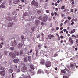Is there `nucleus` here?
Instances as JSON below:
<instances>
[{
	"instance_id": "1",
	"label": "nucleus",
	"mask_w": 78,
	"mask_h": 78,
	"mask_svg": "<svg viewBox=\"0 0 78 78\" xmlns=\"http://www.w3.org/2000/svg\"><path fill=\"white\" fill-rule=\"evenodd\" d=\"M43 52L42 50L36 51V56L37 57L39 56V54H42Z\"/></svg>"
},
{
	"instance_id": "2",
	"label": "nucleus",
	"mask_w": 78,
	"mask_h": 78,
	"mask_svg": "<svg viewBox=\"0 0 78 78\" xmlns=\"http://www.w3.org/2000/svg\"><path fill=\"white\" fill-rule=\"evenodd\" d=\"M21 71L22 72H27V67L23 66L21 68Z\"/></svg>"
},
{
	"instance_id": "3",
	"label": "nucleus",
	"mask_w": 78,
	"mask_h": 78,
	"mask_svg": "<svg viewBox=\"0 0 78 78\" xmlns=\"http://www.w3.org/2000/svg\"><path fill=\"white\" fill-rule=\"evenodd\" d=\"M9 55H10V56H11L12 58H16V55L12 52H10L9 53Z\"/></svg>"
},
{
	"instance_id": "4",
	"label": "nucleus",
	"mask_w": 78,
	"mask_h": 78,
	"mask_svg": "<svg viewBox=\"0 0 78 78\" xmlns=\"http://www.w3.org/2000/svg\"><path fill=\"white\" fill-rule=\"evenodd\" d=\"M48 18L47 16H45L42 19V21L44 22H47Z\"/></svg>"
},
{
	"instance_id": "5",
	"label": "nucleus",
	"mask_w": 78,
	"mask_h": 78,
	"mask_svg": "<svg viewBox=\"0 0 78 78\" xmlns=\"http://www.w3.org/2000/svg\"><path fill=\"white\" fill-rule=\"evenodd\" d=\"M17 41H16V40H14L13 41V43L12 44V46H14V47H16V46H17Z\"/></svg>"
},
{
	"instance_id": "6",
	"label": "nucleus",
	"mask_w": 78,
	"mask_h": 78,
	"mask_svg": "<svg viewBox=\"0 0 78 78\" xmlns=\"http://www.w3.org/2000/svg\"><path fill=\"white\" fill-rule=\"evenodd\" d=\"M46 67H50L51 66V62H48L46 63Z\"/></svg>"
},
{
	"instance_id": "7",
	"label": "nucleus",
	"mask_w": 78,
	"mask_h": 78,
	"mask_svg": "<svg viewBox=\"0 0 78 78\" xmlns=\"http://www.w3.org/2000/svg\"><path fill=\"white\" fill-rule=\"evenodd\" d=\"M22 45H23V44H22V43H19L18 44V48H21L22 47Z\"/></svg>"
},
{
	"instance_id": "8",
	"label": "nucleus",
	"mask_w": 78,
	"mask_h": 78,
	"mask_svg": "<svg viewBox=\"0 0 78 78\" xmlns=\"http://www.w3.org/2000/svg\"><path fill=\"white\" fill-rule=\"evenodd\" d=\"M41 23V22L39 21V20H36L35 21V23L36 25H39L40 23Z\"/></svg>"
},
{
	"instance_id": "9",
	"label": "nucleus",
	"mask_w": 78,
	"mask_h": 78,
	"mask_svg": "<svg viewBox=\"0 0 78 78\" xmlns=\"http://www.w3.org/2000/svg\"><path fill=\"white\" fill-rule=\"evenodd\" d=\"M6 74V72L5 71H2L0 72L1 75L2 76H4Z\"/></svg>"
},
{
	"instance_id": "10",
	"label": "nucleus",
	"mask_w": 78,
	"mask_h": 78,
	"mask_svg": "<svg viewBox=\"0 0 78 78\" xmlns=\"http://www.w3.org/2000/svg\"><path fill=\"white\" fill-rule=\"evenodd\" d=\"M20 0H16L13 2V3L14 4H17L19 3H20Z\"/></svg>"
},
{
	"instance_id": "11",
	"label": "nucleus",
	"mask_w": 78,
	"mask_h": 78,
	"mask_svg": "<svg viewBox=\"0 0 78 78\" xmlns=\"http://www.w3.org/2000/svg\"><path fill=\"white\" fill-rule=\"evenodd\" d=\"M5 4L3 3L0 6V8H5Z\"/></svg>"
},
{
	"instance_id": "12",
	"label": "nucleus",
	"mask_w": 78,
	"mask_h": 78,
	"mask_svg": "<svg viewBox=\"0 0 78 78\" xmlns=\"http://www.w3.org/2000/svg\"><path fill=\"white\" fill-rule=\"evenodd\" d=\"M13 72V69H12V67H10L9 70V72L10 73H12Z\"/></svg>"
},
{
	"instance_id": "13",
	"label": "nucleus",
	"mask_w": 78,
	"mask_h": 78,
	"mask_svg": "<svg viewBox=\"0 0 78 78\" xmlns=\"http://www.w3.org/2000/svg\"><path fill=\"white\" fill-rule=\"evenodd\" d=\"M29 72H30V73H31L32 75H35V73H34V72L33 71L32 69H30Z\"/></svg>"
},
{
	"instance_id": "14",
	"label": "nucleus",
	"mask_w": 78,
	"mask_h": 78,
	"mask_svg": "<svg viewBox=\"0 0 78 78\" xmlns=\"http://www.w3.org/2000/svg\"><path fill=\"white\" fill-rule=\"evenodd\" d=\"M19 60L18 58L15 59L13 60V62H14V63H16V64H17V63H18L19 62Z\"/></svg>"
},
{
	"instance_id": "15",
	"label": "nucleus",
	"mask_w": 78,
	"mask_h": 78,
	"mask_svg": "<svg viewBox=\"0 0 78 78\" xmlns=\"http://www.w3.org/2000/svg\"><path fill=\"white\" fill-rule=\"evenodd\" d=\"M4 55L5 56H8V51H5L4 52Z\"/></svg>"
},
{
	"instance_id": "16",
	"label": "nucleus",
	"mask_w": 78,
	"mask_h": 78,
	"mask_svg": "<svg viewBox=\"0 0 78 78\" xmlns=\"http://www.w3.org/2000/svg\"><path fill=\"white\" fill-rule=\"evenodd\" d=\"M37 3V2H35L34 0H33L31 2V4L34 6H36L35 3Z\"/></svg>"
},
{
	"instance_id": "17",
	"label": "nucleus",
	"mask_w": 78,
	"mask_h": 78,
	"mask_svg": "<svg viewBox=\"0 0 78 78\" xmlns=\"http://www.w3.org/2000/svg\"><path fill=\"white\" fill-rule=\"evenodd\" d=\"M21 38L22 39V41H23V42H24L25 41V40L26 39V38L24 37V36H22L21 37Z\"/></svg>"
},
{
	"instance_id": "18",
	"label": "nucleus",
	"mask_w": 78,
	"mask_h": 78,
	"mask_svg": "<svg viewBox=\"0 0 78 78\" xmlns=\"http://www.w3.org/2000/svg\"><path fill=\"white\" fill-rule=\"evenodd\" d=\"M48 37L49 39H52L54 37V36L53 35L50 34L48 35Z\"/></svg>"
},
{
	"instance_id": "19",
	"label": "nucleus",
	"mask_w": 78,
	"mask_h": 78,
	"mask_svg": "<svg viewBox=\"0 0 78 78\" xmlns=\"http://www.w3.org/2000/svg\"><path fill=\"white\" fill-rule=\"evenodd\" d=\"M12 22L9 23H8V26L9 27H12Z\"/></svg>"
},
{
	"instance_id": "20",
	"label": "nucleus",
	"mask_w": 78,
	"mask_h": 78,
	"mask_svg": "<svg viewBox=\"0 0 78 78\" xmlns=\"http://www.w3.org/2000/svg\"><path fill=\"white\" fill-rule=\"evenodd\" d=\"M30 67L31 68V69H32V70H34V69H35V68H34V66H33V65H30Z\"/></svg>"
},
{
	"instance_id": "21",
	"label": "nucleus",
	"mask_w": 78,
	"mask_h": 78,
	"mask_svg": "<svg viewBox=\"0 0 78 78\" xmlns=\"http://www.w3.org/2000/svg\"><path fill=\"white\" fill-rule=\"evenodd\" d=\"M75 29H73L71 30V31L70 32H69V33H70V34H72V33H75Z\"/></svg>"
},
{
	"instance_id": "22",
	"label": "nucleus",
	"mask_w": 78,
	"mask_h": 78,
	"mask_svg": "<svg viewBox=\"0 0 78 78\" xmlns=\"http://www.w3.org/2000/svg\"><path fill=\"white\" fill-rule=\"evenodd\" d=\"M7 20L9 21H11V20H12V18H10L9 16H8L7 18Z\"/></svg>"
},
{
	"instance_id": "23",
	"label": "nucleus",
	"mask_w": 78,
	"mask_h": 78,
	"mask_svg": "<svg viewBox=\"0 0 78 78\" xmlns=\"http://www.w3.org/2000/svg\"><path fill=\"white\" fill-rule=\"evenodd\" d=\"M75 66H76V64H72L70 65V66L71 67H72V68H73V67H75Z\"/></svg>"
},
{
	"instance_id": "24",
	"label": "nucleus",
	"mask_w": 78,
	"mask_h": 78,
	"mask_svg": "<svg viewBox=\"0 0 78 78\" xmlns=\"http://www.w3.org/2000/svg\"><path fill=\"white\" fill-rule=\"evenodd\" d=\"M24 61L25 62H27V61H28V58H27V57H24Z\"/></svg>"
},
{
	"instance_id": "25",
	"label": "nucleus",
	"mask_w": 78,
	"mask_h": 78,
	"mask_svg": "<svg viewBox=\"0 0 78 78\" xmlns=\"http://www.w3.org/2000/svg\"><path fill=\"white\" fill-rule=\"evenodd\" d=\"M28 61L29 62L31 61V57L30 56H29L28 57Z\"/></svg>"
},
{
	"instance_id": "26",
	"label": "nucleus",
	"mask_w": 78,
	"mask_h": 78,
	"mask_svg": "<svg viewBox=\"0 0 78 78\" xmlns=\"http://www.w3.org/2000/svg\"><path fill=\"white\" fill-rule=\"evenodd\" d=\"M40 64H42L43 65H45V60H43L41 62Z\"/></svg>"
},
{
	"instance_id": "27",
	"label": "nucleus",
	"mask_w": 78,
	"mask_h": 78,
	"mask_svg": "<svg viewBox=\"0 0 78 78\" xmlns=\"http://www.w3.org/2000/svg\"><path fill=\"white\" fill-rule=\"evenodd\" d=\"M69 40L70 44H73V40H72V38H70Z\"/></svg>"
},
{
	"instance_id": "28",
	"label": "nucleus",
	"mask_w": 78,
	"mask_h": 78,
	"mask_svg": "<svg viewBox=\"0 0 78 78\" xmlns=\"http://www.w3.org/2000/svg\"><path fill=\"white\" fill-rule=\"evenodd\" d=\"M20 53L21 55V56H23V50H21Z\"/></svg>"
},
{
	"instance_id": "29",
	"label": "nucleus",
	"mask_w": 78,
	"mask_h": 78,
	"mask_svg": "<svg viewBox=\"0 0 78 78\" xmlns=\"http://www.w3.org/2000/svg\"><path fill=\"white\" fill-rule=\"evenodd\" d=\"M3 42H2L0 44V48H2V47H3Z\"/></svg>"
},
{
	"instance_id": "30",
	"label": "nucleus",
	"mask_w": 78,
	"mask_h": 78,
	"mask_svg": "<svg viewBox=\"0 0 78 78\" xmlns=\"http://www.w3.org/2000/svg\"><path fill=\"white\" fill-rule=\"evenodd\" d=\"M69 11V9H65V10H63V12H67Z\"/></svg>"
},
{
	"instance_id": "31",
	"label": "nucleus",
	"mask_w": 78,
	"mask_h": 78,
	"mask_svg": "<svg viewBox=\"0 0 78 78\" xmlns=\"http://www.w3.org/2000/svg\"><path fill=\"white\" fill-rule=\"evenodd\" d=\"M42 73V70H39V71H38V72L37 73V74H40V73Z\"/></svg>"
},
{
	"instance_id": "32",
	"label": "nucleus",
	"mask_w": 78,
	"mask_h": 78,
	"mask_svg": "<svg viewBox=\"0 0 78 78\" xmlns=\"http://www.w3.org/2000/svg\"><path fill=\"white\" fill-rule=\"evenodd\" d=\"M61 9H66V6H62L61 7Z\"/></svg>"
},
{
	"instance_id": "33",
	"label": "nucleus",
	"mask_w": 78,
	"mask_h": 78,
	"mask_svg": "<svg viewBox=\"0 0 78 78\" xmlns=\"http://www.w3.org/2000/svg\"><path fill=\"white\" fill-rule=\"evenodd\" d=\"M14 47H12L10 48V50L12 51L14 50Z\"/></svg>"
},
{
	"instance_id": "34",
	"label": "nucleus",
	"mask_w": 78,
	"mask_h": 78,
	"mask_svg": "<svg viewBox=\"0 0 78 78\" xmlns=\"http://www.w3.org/2000/svg\"><path fill=\"white\" fill-rule=\"evenodd\" d=\"M31 30H32V31H34V30H35V28L34 27H32L31 28Z\"/></svg>"
},
{
	"instance_id": "35",
	"label": "nucleus",
	"mask_w": 78,
	"mask_h": 78,
	"mask_svg": "<svg viewBox=\"0 0 78 78\" xmlns=\"http://www.w3.org/2000/svg\"><path fill=\"white\" fill-rule=\"evenodd\" d=\"M25 2L26 4H27L28 3V0H25Z\"/></svg>"
},
{
	"instance_id": "36",
	"label": "nucleus",
	"mask_w": 78,
	"mask_h": 78,
	"mask_svg": "<svg viewBox=\"0 0 78 78\" xmlns=\"http://www.w3.org/2000/svg\"><path fill=\"white\" fill-rule=\"evenodd\" d=\"M41 12L40 10H38L37 11V14H41Z\"/></svg>"
},
{
	"instance_id": "37",
	"label": "nucleus",
	"mask_w": 78,
	"mask_h": 78,
	"mask_svg": "<svg viewBox=\"0 0 78 78\" xmlns=\"http://www.w3.org/2000/svg\"><path fill=\"white\" fill-rule=\"evenodd\" d=\"M35 5H34L35 6H36L37 7L38 6V3L37 2L36 3H35Z\"/></svg>"
},
{
	"instance_id": "38",
	"label": "nucleus",
	"mask_w": 78,
	"mask_h": 78,
	"mask_svg": "<svg viewBox=\"0 0 78 78\" xmlns=\"http://www.w3.org/2000/svg\"><path fill=\"white\" fill-rule=\"evenodd\" d=\"M61 71L62 73H66V72L65 71V70H61Z\"/></svg>"
},
{
	"instance_id": "39",
	"label": "nucleus",
	"mask_w": 78,
	"mask_h": 78,
	"mask_svg": "<svg viewBox=\"0 0 78 78\" xmlns=\"http://www.w3.org/2000/svg\"><path fill=\"white\" fill-rule=\"evenodd\" d=\"M15 53L16 56H19V53L17 52H15Z\"/></svg>"
},
{
	"instance_id": "40",
	"label": "nucleus",
	"mask_w": 78,
	"mask_h": 78,
	"mask_svg": "<svg viewBox=\"0 0 78 78\" xmlns=\"http://www.w3.org/2000/svg\"><path fill=\"white\" fill-rule=\"evenodd\" d=\"M1 41H4V38H3V37H1Z\"/></svg>"
},
{
	"instance_id": "41",
	"label": "nucleus",
	"mask_w": 78,
	"mask_h": 78,
	"mask_svg": "<svg viewBox=\"0 0 78 78\" xmlns=\"http://www.w3.org/2000/svg\"><path fill=\"white\" fill-rule=\"evenodd\" d=\"M24 15L25 16H28V12H26L25 13Z\"/></svg>"
},
{
	"instance_id": "42",
	"label": "nucleus",
	"mask_w": 78,
	"mask_h": 78,
	"mask_svg": "<svg viewBox=\"0 0 78 78\" xmlns=\"http://www.w3.org/2000/svg\"><path fill=\"white\" fill-rule=\"evenodd\" d=\"M56 56H58V54H57L56 53H55L54 55V57H56Z\"/></svg>"
},
{
	"instance_id": "43",
	"label": "nucleus",
	"mask_w": 78,
	"mask_h": 78,
	"mask_svg": "<svg viewBox=\"0 0 78 78\" xmlns=\"http://www.w3.org/2000/svg\"><path fill=\"white\" fill-rule=\"evenodd\" d=\"M18 8H20V9H22V6L21 5H19Z\"/></svg>"
},
{
	"instance_id": "44",
	"label": "nucleus",
	"mask_w": 78,
	"mask_h": 78,
	"mask_svg": "<svg viewBox=\"0 0 78 78\" xmlns=\"http://www.w3.org/2000/svg\"><path fill=\"white\" fill-rule=\"evenodd\" d=\"M9 3H10V4H11V3H12V0H9Z\"/></svg>"
},
{
	"instance_id": "45",
	"label": "nucleus",
	"mask_w": 78,
	"mask_h": 78,
	"mask_svg": "<svg viewBox=\"0 0 78 78\" xmlns=\"http://www.w3.org/2000/svg\"><path fill=\"white\" fill-rule=\"evenodd\" d=\"M41 36V35L40 34H38V35H37V38H39Z\"/></svg>"
},
{
	"instance_id": "46",
	"label": "nucleus",
	"mask_w": 78,
	"mask_h": 78,
	"mask_svg": "<svg viewBox=\"0 0 78 78\" xmlns=\"http://www.w3.org/2000/svg\"><path fill=\"white\" fill-rule=\"evenodd\" d=\"M0 69L1 70H3V67H0Z\"/></svg>"
},
{
	"instance_id": "47",
	"label": "nucleus",
	"mask_w": 78,
	"mask_h": 78,
	"mask_svg": "<svg viewBox=\"0 0 78 78\" xmlns=\"http://www.w3.org/2000/svg\"><path fill=\"white\" fill-rule=\"evenodd\" d=\"M68 19L70 20L71 19V17H70L69 16L68 17H67Z\"/></svg>"
},
{
	"instance_id": "48",
	"label": "nucleus",
	"mask_w": 78,
	"mask_h": 78,
	"mask_svg": "<svg viewBox=\"0 0 78 78\" xmlns=\"http://www.w3.org/2000/svg\"><path fill=\"white\" fill-rule=\"evenodd\" d=\"M63 78H68V77H67V76H63Z\"/></svg>"
},
{
	"instance_id": "49",
	"label": "nucleus",
	"mask_w": 78,
	"mask_h": 78,
	"mask_svg": "<svg viewBox=\"0 0 78 78\" xmlns=\"http://www.w3.org/2000/svg\"><path fill=\"white\" fill-rule=\"evenodd\" d=\"M67 67L68 68L69 70L70 69V66H68Z\"/></svg>"
},
{
	"instance_id": "50",
	"label": "nucleus",
	"mask_w": 78,
	"mask_h": 78,
	"mask_svg": "<svg viewBox=\"0 0 78 78\" xmlns=\"http://www.w3.org/2000/svg\"><path fill=\"white\" fill-rule=\"evenodd\" d=\"M60 37L61 39H62V38L64 37V36H63L62 35H61Z\"/></svg>"
},
{
	"instance_id": "51",
	"label": "nucleus",
	"mask_w": 78,
	"mask_h": 78,
	"mask_svg": "<svg viewBox=\"0 0 78 78\" xmlns=\"http://www.w3.org/2000/svg\"><path fill=\"white\" fill-rule=\"evenodd\" d=\"M64 70H66V71H69V70L67 68H65L64 69Z\"/></svg>"
},
{
	"instance_id": "52",
	"label": "nucleus",
	"mask_w": 78,
	"mask_h": 78,
	"mask_svg": "<svg viewBox=\"0 0 78 78\" xmlns=\"http://www.w3.org/2000/svg\"><path fill=\"white\" fill-rule=\"evenodd\" d=\"M46 12H47V13H49V11H48V10H47L46 11Z\"/></svg>"
},
{
	"instance_id": "53",
	"label": "nucleus",
	"mask_w": 78,
	"mask_h": 78,
	"mask_svg": "<svg viewBox=\"0 0 78 78\" xmlns=\"http://www.w3.org/2000/svg\"><path fill=\"white\" fill-rule=\"evenodd\" d=\"M41 36H42V37H44V34H43V33H41Z\"/></svg>"
},
{
	"instance_id": "54",
	"label": "nucleus",
	"mask_w": 78,
	"mask_h": 78,
	"mask_svg": "<svg viewBox=\"0 0 78 78\" xmlns=\"http://www.w3.org/2000/svg\"><path fill=\"white\" fill-rule=\"evenodd\" d=\"M14 67H15V68H16V69H17V65H15L14 66Z\"/></svg>"
},
{
	"instance_id": "55",
	"label": "nucleus",
	"mask_w": 78,
	"mask_h": 78,
	"mask_svg": "<svg viewBox=\"0 0 78 78\" xmlns=\"http://www.w3.org/2000/svg\"><path fill=\"white\" fill-rule=\"evenodd\" d=\"M41 24L42 25H44V23L42 22H41Z\"/></svg>"
},
{
	"instance_id": "56",
	"label": "nucleus",
	"mask_w": 78,
	"mask_h": 78,
	"mask_svg": "<svg viewBox=\"0 0 78 78\" xmlns=\"http://www.w3.org/2000/svg\"><path fill=\"white\" fill-rule=\"evenodd\" d=\"M51 20V18H49L48 19L49 21H50V20Z\"/></svg>"
},
{
	"instance_id": "57",
	"label": "nucleus",
	"mask_w": 78,
	"mask_h": 78,
	"mask_svg": "<svg viewBox=\"0 0 78 78\" xmlns=\"http://www.w3.org/2000/svg\"><path fill=\"white\" fill-rule=\"evenodd\" d=\"M61 15L62 16H63V17H64V14H63V13H61Z\"/></svg>"
},
{
	"instance_id": "58",
	"label": "nucleus",
	"mask_w": 78,
	"mask_h": 78,
	"mask_svg": "<svg viewBox=\"0 0 78 78\" xmlns=\"http://www.w3.org/2000/svg\"><path fill=\"white\" fill-rule=\"evenodd\" d=\"M57 2L58 3H59V2H60V1L58 0L57 1Z\"/></svg>"
},
{
	"instance_id": "59",
	"label": "nucleus",
	"mask_w": 78,
	"mask_h": 78,
	"mask_svg": "<svg viewBox=\"0 0 78 78\" xmlns=\"http://www.w3.org/2000/svg\"><path fill=\"white\" fill-rule=\"evenodd\" d=\"M32 51H33V50H32V49H31L30 52V53H32Z\"/></svg>"
},
{
	"instance_id": "60",
	"label": "nucleus",
	"mask_w": 78,
	"mask_h": 78,
	"mask_svg": "<svg viewBox=\"0 0 78 78\" xmlns=\"http://www.w3.org/2000/svg\"><path fill=\"white\" fill-rule=\"evenodd\" d=\"M64 32V31H63V30H62L61 32H60V33H63V32Z\"/></svg>"
},
{
	"instance_id": "61",
	"label": "nucleus",
	"mask_w": 78,
	"mask_h": 78,
	"mask_svg": "<svg viewBox=\"0 0 78 78\" xmlns=\"http://www.w3.org/2000/svg\"><path fill=\"white\" fill-rule=\"evenodd\" d=\"M71 25H73V24H74V22H72L71 23Z\"/></svg>"
},
{
	"instance_id": "62",
	"label": "nucleus",
	"mask_w": 78,
	"mask_h": 78,
	"mask_svg": "<svg viewBox=\"0 0 78 78\" xmlns=\"http://www.w3.org/2000/svg\"><path fill=\"white\" fill-rule=\"evenodd\" d=\"M63 31H64V32H66V29H63Z\"/></svg>"
},
{
	"instance_id": "63",
	"label": "nucleus",
	"mask_w": 78,
	"mask_h": 78,
	"mask_svg": "<svg viewBox=\"0 0 78 78\" xmlns=\"http://www.w3.org/2000/svg\"><path fill=\"white\" fill-rule=\"evenodd\" d=\"M76 43H77V44H78V39L76 40Z\"/></svg>"
},
{
	"instance_id": "64",
	"label": "nucleus",
	"mask_w": 78,
	"mask_h": 78,
	"mask_svg": "<svg viewBox=\"0 0 78 78\" xmlns=\"http://www.w3.org/2000/svg\"><path fill=\"white\" fill-rule=\"evenodd\" d=\"M59 27H56V30H59Z\"/></svg>"
}]
</instances>
